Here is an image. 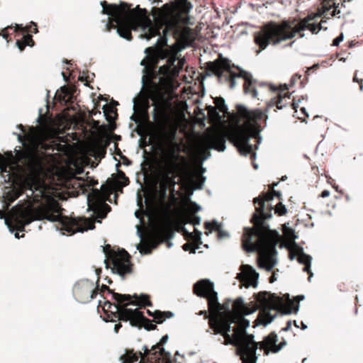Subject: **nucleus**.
<instances>
[{
  "mask_svg": "<svg viewBox=\"0 0 363 363\" xmlns=\"http://www.w3.org/2000/svg\"><path fill=\"white\" fill-rule=\"evenodd\" d=\"M18 140L24 147V152L18 150L16 155L9 152L6 155L0 153V170L3 178L0 198L3 208L8 211L11 204L21 195L25 194L26 201L18 204L9 211L5 216L4 210L0 209V219L12 233L16 230L24 231L26 225L34 220H47L57 222L61 230L70 234L83 233L93 230L94 223L86 218H69L59 213L58 206L53 199L46 183L40 177L29 174L21 178L24 171L22 162H31L40 154V150L45 149L46 145L40 139L32 138L27 142L22 141L21 135Z\"/></svg>",
  "mask_w": 363,
  "mask_h": 363,
  "instance_id": "1",
  "label": "nucleus"
},
{
  "mask_svg": "<svg viewBox=\"0 0 363 363\" xmlns=\"http://www.w3.org/2000/svg\"><path fill=\"white\" fill-rule=\"evenodd\" d=\"M102 13L108 16L105 23L107 31L116 28L118 35L128 40L132 39L131 31L138 32L139 37L147 40L159 36L153 46L145 48V53L149 62L157 65L160 60H167L168 69L172 67L182 68L184 60H178L177 53L181 50L177 45L169 46L167 34L173 27L172 4H166L158 9V17L153 22L146 16L147 11L141 10L139 6L131 9L126 3L120 5L108 4L106 1L100 2Z\"/></svg>",
  "mask_w": 363,
  "mask_h": 363,
  "instance_id": "2",
  "label": "nucleus"
},
{
  "mask_svg": "<svg viewBox=\"0 0 363 363\" xmlns=\"http://www.w3.org/2000/svg\"><path fill=\"white\" fill-rule=\"evenodd\" d=\"M273 194L274 195L269 193L264 194L263 199L259 197L254 199L255 212L252 215L251 222L255 228H245L242 237L243 250L247 252H257L259 253L258 267L265 269L267 272H270L277 262L276 258L277 242L270 235L272 231L269 225L265 222L266 219L270 218L272 216V205L268 206V213L264 212L265 201L272 200L274 196L278 198L281 196L280 191L273 190Z\"/></svg>",
  "mask_w": 363,
  "mask_h": 363,
  "instance_id": "3",
  "label": "nucleus"
},
{
  "mask_svg": "<svg viewBox=\"0 0 363 363\" xmlns=\"http://www.w3.org/2000/svg\"><path fill=\"white\" fill-rule=\"evenodd\" d=\"M281 93L271 99L267 103L265 111L259 108L250 110L242 104H238L236 109L239 116L243 119L246 123L245 126L239 127L234 133L235 145L240 154L247 156L250 155L251 160H254L256 157V153L253 151V146L250 143L251 138H255L257 144L255 148L257 149L258 145L262 142V137L259 132L266 126L268 116L265 112L274 106L277 109H282L284 105L281 104Z\"/></svg>",
  "mask_w": 363,
  "mask_h": 363,
  "instance_id": "4",
  "label": "nucleus"
},
{
  "mask_svg": "<svg viewBox=\"0 0 363 363\" xmlns=\"http://www.w3.org/2000/svg\"><path fill=\"white\" fill-rule=\"evenodd\" d=\"M103 290H106L111 295V298L115 301L112 303L110 313H108V318H105L106 322H116V320L130 321L133 326L144 325L145 328L150 330L155 328V325L146 318L143 312L138 308H128V306L133 305L145 308L152 305L147 295L140 296L135 294L133 296L115 293L110 290L108 286H102Z\"/></svg>",
  "mask_w": 363,
  "mask_h": 363,
  "instance_id": "5",
  "label": "nucleus"
},
{
  "mask_svg": "<svg viewBox=\"0 0 363 363\" xmlns=\"http://www.w3.org/2000/svg\"><path fill=\"white\" fill-rule=\"evenodd\" d=\"M310 21L311 18L307 17L296 23L294 21H283L280 23H271L266 26L264 29L255 34V43L260 48L256 51V54L259 55L262 50L265 49L270 41L273 45H277L284 40L293 38L296 33H299L300 38L304 37V33L301 32L306 29L313 33H317L321 29H327L322 26V23L326 22L325 20H322L320 24L309 23Z\"/></svg>",
  "mask_w": 363,
  "mask_h": 363,
  "instance_id": "6",
  "label": "nucleus"
},
{
  "mask_svg": "<svg viewBox=\"0 0 363 363\" xmlns=\"http://www.w3.org/2000/svg\"><path fill=\"white\" fill-rule=\"evenodd\" d=\"M181 147L177 143L170 142L164 152V172L162 174V183L161 184L163 198L160 199L155 206V213L159 220L158 231L163 233L167 228V220L171 210V205L165 201L167 189L168 186L172 188L174 186V177L173 173L181 169L185 159L181 156L179 152Z\"/></svg>",
  "mask_w": 363,
  "mask_h": 363,
  "instance_id": "7",
  "label": "nucleus"
},
{
  "mask_svg": "<svg viewBox=\"0 0 363 363\" xmlns=\"http://www.w3.org/2000/svg\"><path fill=\"white\" fill-rule=\"evenodd\" d=\"M209 69L218 77L219 82H229L230 89H233L236 85L235 78H242L244 79V91L246 94L251 95L252 98L257 96V86H265V83L258 82L254 79L252 75L248 72L238 68L239 72L235 73L231 70L230 65L226 60L218 64L215 61L211 62Z\"/></svg>",
  "mask_w": 363,
  "mask_h": 363,
  "instance_id": "8",
  "label": "nucleus"
},
{
  "mask_svg": "<svg viewBox=\"0 0 363 363\" xmlns=\"http://www.w3.org/2000/svg\"><path fill=\"white\" fill-rule=\"evenodd\" d=\"M227 315L225 318H219L215 320V318L210 320L209 325L210 328L213 330L214 334H221L224 338L222 344L228 345H230L236 347V354L240 356V359L243 362L244 354H243V334L238 333L236 326L233 329V334L230 335L231 331V324L235 323L236 319L234 314L230 309H227Z\"/></svg>",
  "mask_w": 363,
  "mask_h": 363,
  "instance_id": "9",
  "label": "nucleus"
},
{
  "mask_svg": "<svg viewBox=\"0 0 363 363\" xmlns=\"http://www.w3.org/2000/svg\"><path fill=\"white\" fill-rule=\"evenodd\" d=\"M168 335H164L160 342L152 347L150 350L147 346H143L144 354L150 355L151 359L145 362V357L141 352L139 355L134 353L133 350L125 351V353L120 357L121 363H172V356L170 352H166L162 345L167 342Z\"/></svg>",
  "mask_w": 363,
  "mask_h": 363,
  "instance_id": "10",
  "label": "nucleus"
},
{
  "mask_svg": "<svg viewBox=\"0 0 363 363\" xmlns=\"http://www.w3.org/2000/svg\"><path fill=\"white\" fill-rule=\"evenodd\" d=\"M259 301L262 305V308L255 321L254 327L259 325H263L265 327L271 323L284 305V300L281 297L267 291L259 294Z\"/></svg>",
  "mask_w": 363,
  "mask_h": 363,
  "instance_id": "11",
  "label": "nucleus"
},
{
  "mask_svg": "<svg viewBox=\"0 0 363 363\" xmlns=\"http://www.w3.org/2000/svg\"><path fill=\"white\" fill-rule=\"evenodd\" d=\"M236 321V328L238 333L242 335L243 333V354L244 359L243 363H256L257 359V350L258 344L254 340V335L248 334L246 329L250 326V322L249 320L245 318V315H234ZM242 345V343L241 344Z\"/></svg>",
  "mask_w": 363,
  "mask_h": 363,
  "instance_id": "12",
  "label": "nucleus"
},
{
  "mask_svg": "<svg viewBox=\"0 0 363 363\" xmlns=\"http://www.w3.org/2000/svg\"><path fill=\"white\" fill-rule=\"evenodd\" d=\"M103 251L112 264V272L117 274L124 279L125 275L131 272V265L130 262V255L125 250L115 252L111 249L110 245H106L103 248Z\"/></svg>",
  "mask_w": 363,
  "mask_h": 363,
  "instance_id": "13",
  "label": "nucleus"
},
{
  "mask_svg": "<svg viewBox=\"0 0 363 363\" xmlns=\"http://www.w3.org/2000/svg\"><path fill=\"white\" fill-rule=\"evenodd\" d=\"M194 293L198 296L207 298L209 311L215 315L219 313L221 306L218 302V294L214 291L213 283L208 279H201L194 285Z\"/></svg>",
  "mask_w": 363,
  "mask_h": 363,
  "instance_id": "14",
  "label": "nucleus"
},
{
  "mask_svg": "<svg viewBox=\"0 0 363 363\" xmlns=\"http://www.w3.org/2000/svg\"><path fill=\"white\" fill-rule=\"evenodd\" d=\"M88 211H92L97 218H104L111 211V207L106 203L105 195L97 189H93L87 195Z\"/></svg>",
  "mask_w": 363,
  "mask_h": 363,
  "instance_id": "15",
  "label": "nucleus"
},
{
  "mask_svg": "<svg viewBox=\"0 0 363 363\" xmlns=\"http://www.w3.org/2000/svg\"><path fill=\"white\" fill-rule=\"evenodd\" d=\"M73 294L82 303H88L98 294L97 286L87 279L77 281L73 287Z\"/></svg>",
  "mask_w": 363,
  "mask_h": 363,
  "instance_id": "16",
  "label": "nucleus"
},
{
  "mask_svg": "<svg viewBox=\"0 0 363 363\" xmlns=\"http://www.w3.org/2000/svg\"><path fill=\"white\" fill-rule=\"evenodd\" d=\"M226 135L223 132H216L208 136L204 144L206 155L203 157V160H207L211 154L209 150H216L219 152H223L225 149Z\"/></svg>",
  "mask_w": 363,
  "mask_h": 363,
  "instance_id": "17",
  "label": "nucleus"
},
{
  "mask_svg": "<svg viewBox=\"0 0 363 363\" xmlns=\"http://www.w3.org/2000/svg\"><path fill=\"white\" fill-rule=\"evenodd\" d=\"M21 31L23 35V40L21 41L18 40L16 41V46L18 48L22 51L25 48L26 46H33L34 41L33 40V37L31 35L27 34V29L23 26L22 24H16L15 28L12 26H8L5 28L1 33H0V35L5 39H7L8 36L13 33H16L17 31Z\"/></svg>",
  "mask_w": 363,
  "mask_h": 363,
  "instance_id": "18",
  "label": "nucleus"
},
{
  "mask_svg": "<svg viewBox=\"0 0 363 363\" xmlns=\"http://www.w3.org/2000/svg\"><path fill=\"white\" fill-rule=\"evenodd\" d=\"M238 276L244 277L242 282L246 287L250 286L256 287L257 286L259 274L250 265L243 264L242 266V274H239Z\"/></svg>",
  "mask_w": 363,
  "mask_h": 363,
  "instance_id": "19",
  "label": "nucleus"
},
{
  "mask_svg": "<svg viewBox=\"0 0 363 363\" xmlns=\"http://www.w3.org/2000/svg\"><path fill=\"white\" fill-rule=\"evenodd\" d=\"M344 3H345V1L341 4L335 1L324 3L321 8L322 13L324 14L325 17L328 16V18L331 16H337L340 18V14L341 13L340 6L341 5V6H345Z\"/></svg>",
  "mask_w": 363,
  "mask_h": 363,
  "instance_id": "20",
  "label": "nucleus"
},
{
  "mask_svg": "<svg viewBox=\"0 0 363 363\" xmlns=\"http://www.w3.org/2000/svg\"><path fill=\"white\" fill-rule=\"evenodd\" d=\"M233 310L235 315H248L256 311L257 308L253 306L248 307L245 303L242 298H238L233 304Z\"/></svg>",
  "mask_w": 363,
  "mask_h": 363,
  "instance_id": "21",
  "label": "nucleus"
},
{
  "mask_svg": "<svg viewBox=\"0 0 363 363\" xmlns=\"http://www.w3.org/2000/svg\"><path fill=\"white\" fill-rule=\"evenodd\" d=\"M297 260L300 264H304V267L303 269V272L310 274L312 272L311 270L312 257L309 255L306 254L303 252V248L300 247L298 249L297 252Z\"/></svg>",
  "mask_w": 363,
  "mask_h": 363,
  "instance_id": "22",
  "label": "nucleus"
},
{
  "mask_svg": "<svg viewBox=\"0 0 363 363\" xmlns=\"http://www.w3.org/2000/svg\"><path fill=\"white\" fill-rule=\"evenodd\" d=\"M147 313L149 315L152 316L154 320L157 323H162L166 320V318H169L174 316V313L170 311L161 312L157 311L152 313L150 311L147 310Z\"/></svg>",
  "mask_w": 363,
  "mask_h": 363,
  "instance_id": "23",
  "label": "nucleus"
},
{
  "mask_svg": "<svg viewBox=\"0 0 363 363\" xmlns=\"http://www.w3.org/2000/svg\"><path fill=\"white\" fill-rule=\"evenodd\" d=\"M278 341L277 335L275 333H271L269 335L266 336L262 342H257L258 347H269L271 350L277 345Z\"/></svg>",
  "mask_w": 363,
  "mask_h": 363,
  "instance_id": "24",
  "label": "nucleus"
},
{
  "mask_svg": "<svg viewBox=\"0 0 363 363\" xmlns=\"http://www.w3.org/2000/svg\"><path fill=\"white\" fill-rule=\"evenodd\" d=\"M133 102L134 111L135 110L137 104L141 106L143 108L147 107L149 104V96H147V94H143L141 90L138 96L133 99Z\"/></svg>",
  "mask_w": 363,
  "mask_h": 363,
  "instance_id": "25",
  "label": "nucleus"
},
{
  "mask_svg": "<svg viewBox=\"0 0 363 363\" xmlns=\"http://www.w3.org/2000/svg\"><path fill=\"white\" fill-rule=\"evenodd\" d=\"M207 114L210 118L211 121L214 123L215 121H220L222 116L220 115L217 108L213 106H207L206 107Z\"/></svg>",
  "mask_w": 363,
  "mask_h": 363,
  "instance_id": "26",
  "label": "nucleus"
},
{
  "mask_svg": "<svg viewBox=\"0 0 363 363\" xmlns=\"http://www.w3.org/2000/svg\"><path fill=\"white\" fill-rule=\"evenodd\" d=\"M216 108L219 110L220 112L227 114L228 113V106L225 103V100L221 97H217L214 99Z\"/></svg>",
  "mask_w": 363,
  "mask_h": 363,
  "instance_id": "27",
  "label": "nucleus"
},
{
  "mask_svg": "<svg viewBox=\"0 0 363 363\" xmlns=\"http://www.w3.org/2000/svg\"><path fill=\"white\" fill-rule=\"evenodd\" d=\"M99 306H101L104 312V320H105V318H108V313H110L112 303H111L109 301H106L102 303V301L99 300Z\"/></svg>",
  "mask_w": 363,
  "mask_h": 363,
  "instance_id": "28",
  "label": "nucleus"
},
{
  "mask_svg": "<svg viewBox=\"0 0 363 363\" xmlns=\"http://www.w3.org/2000/svg\"><path fill=\"white\" fill-rule=\"evenodd\" d=\"M295 300L297 301V303L296 305L294 307V308H289L288 310H286V311L283 312L282 313V315H289V314H291L292 313V311H294V312L295 313H297L298 310H299V301H303L304 298H305V296L304 295H298L297 296H296L295 298Z\"/></svg>",
  "mask_w": 363,
  "mask_h": 363,
  "instance_id": "29",
  "label": "nucleus"
},
{
  "mask_svg": "<svg viewBox=\"0 0 363 363\" xmlns=\"http://www.w3.org/2000/svg\"><path fill=\"white\" fill-rule=\"evenodd\" d=\"M193 6L191 3L188 1L187 0H184L182 1L179 6V11L181 13L187 14L190 10L192 9Z\"/></svg>",
  "mask_w": 363,
  "mask_h": 363,
  "instance_id": "30",
  "label": "nucleus"
},
{
  "mask_svg": "<svg viewBox=\"0 0 363 363\" xmlns=\"http://www.w3.org/2000/svg\"><path fill=\"white\" fill-rule=\"evenodd\" d=\"M204 225L205 228L209 230L210 232L211 231V228L216 230H218V229L221 228V225L216 220H213L212 223L206 221L204 223Z\"/></svg>",
  "mask_w": 363,
  "mask_h": 363,
  "instance_id": "31",
  "label": "nucleus"
},
{
  "mask_svg": "<svg viewBox=\"0 0 363 363\" xmlns=\"http://www.w3.org/2000/svg\"><path fill=\"white\" fill-rule=\"evenodd\" d=\"M287 210L284 205H283L281 202L276 206L275 208V213H277L279 216H283L286 213Z\"/></svg>",
  "mask_w": 363,
  "mask_h": 363,
  "instance_id": "32",
  "label": "nucleus"
},
{
  "mask_svg": "<svg viewBox=\"0 0 363 363\" xmlns=\"http://www.w3.org/2000/svg\"><path fill=\"white\" fill-rule=\"evenodd\" d=\"M284 233L290 238L294 240L297 238L294 230L292 228L287 227L286 225L284 226Z\"/></svg>",
  "mask_w": 363,
  "mask_h": 363,
  "instance_id": "33",
  "label": "nucleus"
},
{
  "mask_svg": "<svg viewBox=\"0 0 363 363\" xmlns=\"http://www.w3.org/2000/svg\"><path fill=\"white\" fill-rule=\"evenodd\" d=\"M286 345V342L283 340L279 345H275V347H274L271 351L273 352V353H277L279 351H280L283 347L284 346H285Z\"/></svg>",
  "mask_w": 363,
  "mask_h": 363,
  "instance_id": "34",
  "label": "nucleus"
},
{
  "mask_svg": "<svg viewBox=\"0 0 363 363\" xmlns=\"http://www.w3.org/2000/svg\"><path fill=\"white\" fill-rule=\"evenodd\" d=\"M189 204L191 206V210L194 212H198L201 210V206H199L194 201H190Z\"/></svg>",
  "mask_w": 363,
  "mask_h": 363,
  "instance_id": "35",
  "label": "nucleus"
},
{
  "mask_svg": "<svg viewBox=\"0 0 363 363\" xmlns=\"http://www.w3.org/2000/svg\"><path fill=\"white\" fill-rule=\"evenodd\" d=\"M343 38H344V35H343V33H340V35L339 36H337V38H335L333 41V46H337L339 45V44L340 43V42H342L343 40Z\"/></svg>",
  "mask_w": 363,
  "mask_h": 363,
  "instance_id": "36",
  "label": "nucleus"
},
{
  "mask_svg": "<svg viewBox=\"0 0 363 363\" xmlns=\"http://www.w3.org/2000/svg\"><path fill=\"white\" fill-rule=\"evenodd\" d=\"M137 249L139 250L141 254H149L151 252V249L147 247H142L140 245H138Z\"/></svg>",
  "mask_w": 363,
  "mask_h": 363,
  "instance_id": "37",
  "label": "nucleus"
},
{
  "mask_svg": "<svg viewBox=\"0 0 363 363\" xmlns=\"http://www.w3.org/2000/svg\"><path fill=\"white\" fill-rule=\"evenodd\" d=\"M218 239H223V238H226L229 236L228 233L223 230L221 228L218 229Z\"/></svg>",
  "mask_w": 363,
  "mask_h": 363,
  "instance_id": "38",
  "label": "nucleus"
},
{
  "mask_svg": "<svg viewBox=\"0 0 363 363\" xmlns=\"http://www.w3.org/2000/svg\"><path fill=\"white\" fill-rule=\"evenodd\" d=\"M206 181V177L203 176H201V182L196 185L195 189H203L204 182Z\"/></svg>",
  "mask_w": 363,
  "mask_h": 363,
  "instance_id": "39",
  "label": "nucleus"
},
{
  "mask_svg": "<svg viewBox=\"0 0 363 363\" xmlns=\"http://www.w3.org/2000/svg\"><path fill=\"white\" fill-rule=\"evenodd\" d=\"M201 223V218L198 216H194L192 218V224L194 225H199Z\"/></svg>",
  "mask_w": 363,
  "mask_h": 363,
  "instance_id": "40",
  "label": "nucleus"
},
{
  "mask_svg": "<svg viewBox=\"0 0 363 363\" xmlns=\"http://www.w3.org/2000/svg\"><path fill=\"white\" fill-rule=\"evenodd\" d=\"M301 75L300 74H295L294 75L291 79V85L295 84V83L301 78Z\"/></svg>",
  "mask_w": 363,
  "mask_h": 363,
  "instance_id": "41",
  "label": "nucleus"
},
{
  "mask_svg": "<svg viewBox=\"0 0 363 363\" xmlns=\"http://www.w3.org/2000/svg\"><path fill=\"white\" fill-rule=\"evenodd\" d=\"M277 274L275 272H274L272 275L269 278V282L274 283L275 281H277Z\"/></svg>",
  "mask_w": 363,
  "mask_h": 363,
  "instance_id": "42",
  "label": "nucleus"
},
{
  "mask_svg": "<svg viewBox=\"0 0 363 363\" xmlns=\"http://www.w3.org/2000/svg\"><path fill=\"white\" fill-rule=\"evenodd\" d=\"M149 80L147 76V74H143V77H142V84H143V86H142V89L144 88L146 82Z\"/></svg>",
  "mask_w": 363,
  "mask_h": 363,
  "instance_id": "43",
  "label": "nucleus"
},
{
  "mask_svg": "<svg viewBox=\"0 0 363 363\" xmlns=\"http://www.w3.org/2000/svg\"><path fill=\"white\" fill-rule=\"evenodd\" d=\"M122 327V325L119 323H116L113 327V330L116 333H118L119 329Z\"/></svg>",
  "mask_w": 363,
  "mask_h": 363,
  "instance_id": "44",
  "label": "nucleus"
},
{
  "mask_svg": "<svg viewBox=\"0 0 363 363\" xmlns=\"http://www.w3.org/2000/svg\"><path fill=\"white\" fill-rule=\"evenodd\" d=\"M329 195H330V191L328 190H324V191H322V193L320 195V196H321L323 198H325V197L329 196Z\"/></svg>",
  "mask_w": 363,
  "mask_h": 363,
  "instance_id": "45",
  "label": "nucleus"
},
{
  "mask_svg": "<svg viewBox=\"0 0 363 363\" xmlns=\"http://www.w3.org/2000/svg\"><path fill=\"white\" fill-rule=\"evenodd\" d=\"M291 321L289 320L287 322L286 326L285 328H282L281 330L288 331L291 328Z\"/></svg>",
  "mask_w": 363,
  "mask_h": 363,
  "instance_id": "46",
  "label": "nucleus"
},
{
  "mask_svg": "<svg viewBox=\"0 0 363 363\" xmlns=\"http://www.w3.org/2000/svg\"><path fill=\"white\" fill-rule=\"evenodd\" d=\"M137 235L140 238V240L143 239V232L141 231V229L140 228L139 226H137Z\"/></svg>",
  "mask_w": 363,
  "mask_h": 363,
  "instance_id": "47",
  "label": "nucleus"
},
{
  "mask_svg": "<svg viewBox=\"0 0 363 363\" xmlns=\"http://www.w3.org/2000/svg\"><path fill=\"white\" fill-rule=\"evenodd\" d=\"M182 248L184 251H188L189 250L190 245L188 243H186L182 246Z\"/></svg>",
  "mask_w": 363,
  "mask_h": 363,
  "instance_id": "48",
  "label": "nucleus"
},
{
  "mask_svg": "<svg viewBox=\"0 0 363 363\" xmlns=\"http://www.w3.org/2000/svg\"><path fill=\"white\" fill-rule=\"evenodd\" d=\"M301 112H302L303 113H304V114H305V116H306V117H308V114L307 113V112H306V108H305L304 107H302V108H301Z\"/></svg>",
  "mask_w": 363,
  "mask_h": 363,
  "instance_id": "49",
  "label": "nucleus"
},
{
  "mask_svg": "<svg viewBox=\"0 0 363 363\" xmlns=\"http://www.w3.org/2000/svg\"><path fill=\"white\" fill-rule=\"evenodd\" d=\"M300 102V100L298 101L297 103H294L293 104V108L294 109H295V111H296V108H298V103Z\"/></svg>",
  "mask_w": 363,
  "mask_h": 363,
  "instance_id": "50",
  "label": "nucleus"
},
{
  "mask_svg": "<svg viewBox=\"0 0 363 363\" xmlns=\"http://www.w3.org/2000/svg\"><path fill=\"white\" fill-rule=\"evenodd\" d=\"M295 257H296V255H295V254H294V253H292V252H290V253H289V259H290L291 260L294 259H295Z\"/></svg>",
  "mask_w": 363,
  "mask_h": 363,
  "instance_id": "51",
  "label": "nucleus"
},
{
  "mask_svg": "<svg viewBox=\"0 0 363 363\" xmlns=\"http://www.w3.org/2000/svg\"><path fill=\"white\" fill-rule=\"evenodd\" d=\"M61 90L63 93L65 94V95H68V91L65 86L61 87Z\"/></svg>",
  "mask_w": 363,
  "mask_h": 363,
  "instance_id": "52",
  "label": "nucleus"
},
{
  "mask_svg": "<svg viewBox=\"0 0 363 363\" xmlns=\"http://www.w3.org/2000/svg\"><path fill=\"white\" fill-rule=\"evenodd\" d=\"M281 95H282V99H283L284 98L289 99V98H290V95H291V94H286H286H281Z\"/></svg>",
  "mask_w": 363,
  "mask_h": 363,
  "instance_id": "53",
  "label": "nucleus"
},
{
  "mask_svg": "<svg viewBox=\"0 0 363 363\" xmlns=\"http://www.w3.org/2000/svg\"><path fill=\"white\" fill-rule=\"evenodd\" d=\"M269 89H270V90L273 91H275L278 89L275 86H273V85H270Z\"/></svg>",
  "mask_w": 363,
  "mask_h": 363,
  "instance_id": "54",
  "label": "nucleus"
},
{
  "mask_svg": "<svg viewBox=\"0 0 363 363\" xmlns=\"http://www.w3.org/2000/svg\"><path fill=\"white\" fill-rule=\"evenodd\" d=\"M285 296L287 298L288 301H289V303L290 305H294V303L290 300L289 298V294H286Z\"/></svg>",
  "mask_w": 363,
  "mask_h": 363,
  "instance_id": "55",
  "label": "nucleus"
},
{
  "mask_svg": "<svg viewBox=\"0 0 363 363\" xmlns=\"http://www.w3.org/2000/svg\"><path fill=\"white\" fill-rule=\"evenodd\" d=\"M31 23L35 26V28H34V30H33V33H37L38 32V28H36V24H35L34 22H33V21L31 22Z\"/></svg>",
  "mask_w": 363,
  "mask_h": 363,
  "instance_id": "56",
  "label": "nucleus"
},
{
  "mask_svg": "<svg viewBox=\"0 0 363 363\" xmlns=\"http://www.w3.org/2000/svg\"><path fill=\"white\" fill-rule=\"evenodd\" d=\"M306 328H307V325L303 322H301V329L305 330Z\"/></svg>",
  "mask_w": 363,
  "mask_h": 363,
  "instance_id": "57",
  "label": "nucleus"
},
{
  "mask_svg": "<svg viewBox=\"0 0 363 363\" xmlns=\"http://www.w3.org/2000/svg\"><path fill=\"white\" fill-rule=\"evenodd\" d=\"M308 275L309 276H308V281H311V278L313 276V272H310V274H308Z\"/></svg>",
  "mask_w": 363,
  "mask_h": 363,
  "instance_id": "58",
  "label": "nucleus"
},
{
  "mask_svg": "<svg viewBox=\"0 0 363 363\" xmlns=\"http://www.w3.org/2000/svg\"><path fill=\"white\" fill-rule=\"evenodd\" d=\"M135 216L136 218H140V212H139V211H136L135 212Z\"/></svg>",
  "mask_w": 363,
  "mask_h": 363,
  "instance_id": "59",
  "label": "nucleus"
},
{
  "mask_svg": "<svg viewBox=\"0 0 363 363\" xmlns=\"http://www.w3.org/2000/svg\"><path fill=\"white\" fill-rule=\"evenodd\" d=\"M62 75L63 76L64 80L67 82L68 80V77L65 75L64 72H62Z\"/></svg>",
  "mask_w": 363,
  "mask_h": 363,
  "instance_id": "60",
  "label": "nucleus"
},
{
  "mask_svg": "<svg viewBox=\"0 0 363 363\" xmlns=\"http://www.w3.org/2000/svg\"><path fill=\"white\" fill-rule=\"evenodd\" d=\"M252 165H253V167L257 169L258 168V165L257 164L255 163V162H252Z\"/></svg>",
  "mask_w": 363,
  "mask_h": 363,
  "instance_id": "61",
  "label": "nucleus"
},
{
  "mask_svg": "<svg viewBox=\"0 0 363 363\" xmlns=\"http://www.w3.org/2000/svg\"><path fill=\"white\" fill-rule=\"evenodd\" d=\"M353 81L354 82H361L360 81L358 80V79L357 78L356 75L354 77Z\"/></svg>",
  "mask_w": 363,
  "mask_h": 363,
  "instance_id": "62",
  "label": "nucleus"
},
{
  "mask_svg": "<svg viewBox=\"0 0 363 363\" xmlns=\"http://www.w3.org/2000/svg\"><path fill=\"white\" fill-rule=\"evenodd\" d=\"M360 82H360L359 89H360L361 91H362V90H363V84H362V80L361 79V80H360Z\"/></svg>",
  "mask_w": 363,
  "mask_h": 363,
  "instance_id": "63",
  "label": "nucleus"
},
{
  "mask_svg": "<svg viewBox=\"0 0 363 363\" xmlns=\"http://www.w3.org/2000/svg\"><path fill=\"white\" fill-rule=\"evenodd\" d=\"M15 238H20V235H19V233L18 232L15 233Z\"/></svg>",
  "mask_w": 363,
  "mask_h": 363,
  "instance_id": "64",
  "label": "nucleus"
}]
</instances>
